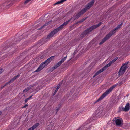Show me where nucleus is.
<instances>
[{"label":"nucleus","mask_w":130,"mask_h":130,"mask_svg":"<svg viewBox=\"0 0 130 130\" xmlns=\"http://www.w3.org/2000/svg\"><path fill=\"white\" fill-rule=\"evenodd\" d=\"M130 109V104L129 103H128L125 105L124 108V111H128Z\"/></svg>","instance_id":"obj_14"},{"label":"nucleus","mask_w":130,"mask_h":130,"mask_svg":"<svg viewBox=\"0 0 130 130\" xmlns=\"http://www.w3.org/2000/svg\"><path fill=\"white\" fill-rule=\"evenodd\" d=\"M30 89V88L29 87H27L23 91V92H26Z\"/></svg>","instance_id":"obj_22"},{"label":"nucleus","mask_w":130,"mask_h":130,"mask_svg":"<svg viewBox=\"0 0 130 130\" xmlns=\"http://www.w3.org/2000/svg\"><path fill=\"white\" fill-rule=\"evenodd\" d=\"M8 83H6V84H5V85H4L3 86V87H5V86H6V85H7V84Z\"/></svg>","instance_id":"obj_39"},{"label":"nucleus","mask_w":130,"mask_h":130,"mask_svg":"<svg viewBox=\"0 0 130 130\" xmlns=\"http://www.w3.org/2000/svg\"><path fill=\"white\" fill-rule=\"evenodd\" d=\"M114 123H115L116 125L118 126H122L123 124V120L121 118H115L113 120Z\"/></svg>","instance_id":"obj_8"},{"label":"nucleus","mask_w":130,"mask_h":130,"mask_svg":"<svg viewBox=\"0 0 130 130\" xmlns=\"http://www.w3.org/2000/svg\"><path fill=\"white\" fill-rule=\"evenodd\" d=\"M28 34L27 32L23 34L18 38H15V40L17 43L19 42L23 38H26L27 37Z\"/></svg>","instance_id":"obj_9"},{"label":"nucleus","mask_w":130,"mask_h":130,"mask_svg":"<svg viewBox=\"0 0 130 130\" xmlns=\"http://www.w3.org/2000/svg\"><path fill=\"white\" fill-rule=\"evenodd\" d=\"M39 125V123H37L33 125L31 127L29 128L27 130H34Z\"/></svg>","instance_id":"obj_15"},{"label":"nucleus","mask_w":130,"mask_h":130,"mask_svg":"<svg viewBox=\"0 0 130 130\" xmlns=\"http://www.w3.org/2000/svg\"><path fill=\"white\" fill-rule=\"evenodd\" d=\"M78 94V92H77V94Z\"/></svg>","instance_id":"obj_42"},{"label":"nucleus","mask_w":130,"mask_h":130,"mask_svg":"<svg viewBox=\"0 0 130 130\" xmlns=\"http://www.w3.org/2000/svg\"><path fill=\"white\" fill-rule=\"evenodd\" d=\"M28 106V105H27V104H25V105L23 107H22V108H26V107L27 106Z\"/></svg>","instance_id":"obj_33"},{"label":"nucleus","mask_w":130,"mask_h":130,"mask_svg":"<svg viewBox=\"0 0 130 130\" xmlns=\"http://www.w3.org/2000/svg\"><path fill=\"white\" fill-rule=\"evenodd\" d=\"M118 57H116L113 60L111 61L112 62V63H113L114 62L118 59Z\"/></svg>","instance_id":"obj_26"},{"label":"nucleus","mask_w":130,"mask_h":130,"mask_svg":"<svg viewBox=\"0 0 130 130\" xmlns=\"http://www.w3.org/2000/svg\"><path fill=\"white\" fill-rule=\"evenodd\" d=\"M60 86L61 84H58V85L57 86V88L53 93V95H54L57 92L58 90V89L60 88Z\"/></svg>","instance_id":"obj_17"},{"label":"nucleus","mask_w":130,"mask_h":130,"mask_svg":"<svg viewBox=\"0 0 130 130\" xmlns=\"http://www.w3.org/2000/svg\"><path fill=\"white\" fill-rule=\"evenodd\" d=\"M118 85V83L112 86V87H111V88L113 89H114V88L115 87H116L117 85Z\"/></svg>","instance_id":"obj_27"},{"label":"nucleus","mask_w":130,"mask_h":130,"mask_svg":"<svg viewBox=\"0 0 130 130\" xmlns=\"http://www.w3.org/2000/svg\"><path fill=\"white\" fill-rule=\"evenodd\" d=\"M126 81V79L125 78H123L122 80L118 83V85L119 86H121L122 84L124 83Z\"/></svg>","instance_id":"obj_18"},{"label":"nucleus","mask_w":130,"mask_h":130,"mask_svg":"<svg viewBox=\"0 0 130 130\" xmlns=\"http://www.w3.org/2000/svg\"><path fill=\"white\" fill-rule=\"evenodd\" d=\"M31 0H26L24 2V3L25 4H27Z\"/></svg>","instance_id":"obj_30"},{"label":"nucleus","mask_w":130,"mask_h":130,"mask_svg":"<svg viewBox=\"0 0 130 130\" xmlns=\"http://www.w3.org/2000/svg\"><path fill=\"white\" fill-rule=\"evenodd\" d=\"M35 84L31 85H30L28 87L30 88V89H31L32 87H33L35 86Z\"/></svg>","instance_id":"obj_29"},{"label":"nucleus","mask_w":130,"mask_h":130,"mask_svg":"<svg viewBox=\"0 0 130 130\" xmlns=\"http://www.w3.org/2000/svg\"><path fill=\"white\" fill-rule=\"evenodd\" d=\"M50 62V61L48 58L44 62H42L35 72H38L40 71L46 65H47Z\"/></svg>","instance_id":"obj_4"},{"label":"nucleus","mask_w":130,"mask_h":130,"mask_svg":"<svg viewBox=\"0 0 130 130\" xmlns=\"http://www.w3.org/2000/svg\"><path fill=\"white\" fill-rule=\"evenodd\" d=\"M62 3L61 2V1H58V2H57L56 3H54V5H57V4H61Z\"/></svg>","instance_id":"obj_24"},{"label":"nucleus","mask_w":130,"mask_h":130,"mask_svg":"<svg viewBox=\"0 0 130 130\" xmlns=\"http://www.w3.org/2000/svg\"><path fill=\"white\" fill-rule=\"evenodd\" d=\"M113 89L110 87L109 89L107 90L95 102V103L101 100L103 98L105 97L107 95L110 93Z\"/></svg>","instance_id":"obj_6"},{"label":"nucleus","mask_w":130,"mask_h":130,"mask_svg":"<svg viewBox=\"0 0 130 130\" xmlns=\"http://www.w3.org/2000/svg\"><path fill=\"white\" fill-rule=\"evenodd\" d=\"M51 21H50L49 22H48L47 23H45V24H44L43 25V26H42V27H41L39 29H42V28L47 25L49 24H50V22Z\"/></svg>","instance_id":"obj_21"},{"label":"nucleus","mask_w":130,"mask_h":130,"mask_svg":"<svg viewBox=\"0 0 130 130\" xmlns=\"http://www.w3.org/2000/svg\"><path fill=\"white\" fill-rule=\"evenodd\" d=\"M112 63H113L111 61H110L108 64L106 65L105 66L99 70L96 73L95 75L93 76V77H95L96 76L100 73L101 72L103 71L104 70H105L108 67L110 66Z\"/></svg>","instance_id":"obj_7"},{"label":"nucleus","mask_w":130,"mask_h":130,"mask_svg":"<svg viewBox=\"0 0 130 130\" xmlns=\"http://www.w3.org/2000/svg\"><path fill=\"white\" fill-rule=\"evenodd\" d=\"M94 2V0H92L90 3H88L84 8L75 16V19L78 18L81 15L83 14L87 10L89 9L93 6Z\"/></svg>","instance_id":"obj_2"},{"label":"nucleus","mask_w":130,"mask_h":130,"mask_svg":"<svg viewBox=\"0 0 130 130\" xmlns=\"http://www.w3.org/2000/svg\"><path fill=\"white\" fill-rule=\"evenodd\" d=\"M73 21V19L72 17L69 18L68 20L66 21L67 24L69 23H72Z\"/></svg>","instance_id":"obj_16"},{"label":"nucleus","mask_w":130,"mask_h":130,"mask_svg":"<svg viewBox=\"0 0 130 130\" xmlns=\"http://www.w3.org/2000/svg\"><path fill=\"white\" fill-rule=\"evenodd\" d=\"M119 110L120 111H124V108L122 107H119Z\"/></svg>","instance_id":"obj_28"},{"label":"nucleus","mask_w":130,"mask_h":130,"mask_svg":"<svg viewBox=\"0 0 130 130\" xmlns=\"http://www.w3.org/2000/svg\"><path fill=\"white\" fill-rule=\"evenodd\" d=\"M118 57H116L113 60L111 61L112 62V63H113L114 62L118 59Z\"/></svg>","instance_id":"obj_25"},{"label":"nucleus","mask_w":130,"mask_h":130,"mask_svg":"<svg viewBox=\"0 0 130 130\" xmlns=\"http://www.w3.org/2000/svg\"><path fill=\"white\" fill-rule=\"evenodd\" d=\"M67 25V23L65 22L58 27L53 30L47 35L46 38L43 39L42 42L43 43L46 42L53 37L55 34L61 30Z\"/></svg>","instance_id":"obj_1"},{"label":"nucleus","mask_w":130,"mask_h":130,"mask_svg":"<svg viewBox=\"0 0 130 130\" xmlns=\"http://www.w3.org/2000/svg\"><path fill=\"white\" fill-rule=\"evenodd\" d=\"M3 70L2 69H0V74L2 73L3 71Z\"/></svg>","instance_id":"obj_34"},{"label":"nucleus","mask_w":130,"mask_h":130,"mask_svg":"<svg viewBox=\"0 0 130 130\" xmlns=\"http://www.w3.org/2000/svg\"><path fill=\"white\" fill-rule=\"evenodd\" d=\"M128 63L129 62H127L122 65L118 72L119 75H121L124 73L126 69L128 67L127 65L128 64Z\"/></svg>","instance_id":"obj_5"},{"label":"nucleus","mask_w":130,"mask_h":130,"mask_svg":"<svg viewBox=\"0 0 130 130\" xmlns=\"http://www.w3.org/2000/svg\"><path fill=\"white\" fill-rule=\"evenodd\" d=\"M37 88H39V89H40V87L39 86H38L37 87Z\"/></svg>","instance_id":"obj_40"},{"label":"nucleus","mask_w":130,"mask_h":130,"mask_svg":"<svg viewBox=\"0 0 130 130\" xmlns=\"http://www.w3.org/2000/svg\"><path fill=\"white\" fill-rule=\"evenodd\" d=\"M20 75L18 74L17 75L15 76H14L11 79V80L9 82H10L11 81H14L15 79H17V78L19 77Z\"/></svg>","instance_id":"obj_20"},{"label":"nucleus","mask_w":130,"mask_h":130,"mask_svg":"<svg viewBox=\"0 0 130 130\" xmlns=\"http://www.w3.org/2000/svg\"><path fill=\"white\" fill-rule=\"evenodd\" d=\"M67 58V56L64 57L63 58H62L60 61L57 63L52 68V69L53 70H54L56 69L57 67L60 66L61 64L64 62L65 60Z\"/></svg>","instance_id":"obj_11"},{"label":"nucleus","mask_w":130,"mask_h":130,"mask_svg":"<svg viewBox=\"0 0 130 130\" xmlns=\"http://www.w3.org/2000/svg\"><path fill=\"white\" fill-rule=\"evenodd\" d=\"M2 112L1 111H0V115L2 114Z\"/></svg>","instance_id":"obj_41"},{"label":"nucleus","mask_w":130,"mask_h":130,"mask_svg":"<svg viewBox=\"0 0 130 130\" xmlns=\"http://www.w3.org/2000/svg\"><path fill=\"white\" fill-rule=\"evenodd\" d=\"M10 47V45H8V46H6L5 48H4V49H3V50H5L7 48H8V47Z\"/></svg>","instance_id":"obj_32"},{"label":"nucleus","mask_w":130,"mask_h":130,"mask_svg":"<svg viewBox=\"0 0 130 130\" xmlns=\"http://www.w3.org/2000/svg\"><path fill=\"white\" fill-rule=\"evenodd\" d=\"M112 35L109 32L102 39L101 41L99 43V44L101 45L103 44L105 41L109 39Z\"/></svg>","instance_id":"obj_12"},{"label":"nucleus","mask_w":130,"mask_h":130,"mask_svg":"<svg viewBox=\"0 0 130 130\" xmlns=\"http://www.w3.org/2000/svg\"><path fill=\"white\" fill-rule=\"evenodd\" d=\"M85 20V19H82V20L79 21L78 23H80V22H82L83 21H84Z\"/></svg>","instance_id":"obj_36"},{"label":"nucleus","mask_w":130,"mask_h":130,"mask_svg":"<svg viewBox=\"0 0 130 130\" xmlns=\"http://www.w3.org/2000/svg\"><path fill=\"white\" fill-rule=\"evenodd\" d=\"M33 96V95H32L30 96L29 97V98H27V99L28 100H29Z\"/></svg>","instance_id":"obj_35"},{"label":"nucleus","mask_w":130,"mask_h":130,"mask_svg":"<svg viewBox=\"0 0 130 130\" xmlns=\"http://www.w3.org/2000/svg\"><path fill=\"white\" fill-rule=\"evenodd\" d=\"M60 107H59L57 108V109L56 110L57 111L56 112V114L57 113V112L60 110Z\"/></svg>","instance_id":"obj_31"},{"label":"nucleus","mask_w":130,"mask_h":130,"mask_svg":"<svg viewBox=\"0 0 130 130\" xmlns=\"http://www.w3.org/2000/svg\"><path fill=\"white\" fill-rule=\"evenodd\" d=\"M123 23H122L118 25L116 28H115L113 30L111 31L110 32L111 34L112 35L116 33V30H117L118 29H120L121 28V27H122V25H123Z\"/></svg>","instance_id":"obj_13"},{"label":"nucleus","mask_w":130,"mask_h":130,"mask_svg":"<svg viewBox=\"0 0 130 130\" xmlns=\"http://www.w3.org/2000/svg\"><path fill=\"white\" fill-rule=\"evenodd\" d=\"M55 57V56H52L51 57H50L48 59L51 62L52 60H53L54 59V58Z\"/></svg>","instance_id":"obj_23"},{"label":"nucleus","mask_w":130,"mask_h":130,"mask_svg":"<svg viewBox=\"0 0 130 130\" xmlns=\"http://www.w3.org/2000/svg\"><path fill=\"white\" fill-rule=\"evenodd\" d=\"M67 0H61V3H62L63 2H65V1H66Z\"/></svg>","instance_id":"obj_37"},{"label":"nucleus","mask_w":130,"mask_h":130,"mask_svg":"<svg viewBox=\"0 0 130 130\" xmlns=\"http://www.w3.org/2000/svg\"><path fill=\"white\" fill-rule=\"evenodd\" d=\"M102 24L101 22L99 24L94 25L92 26L88 29L85 30L82 34V36L84 37L88 33L90 32L93 29L96 28L100 26Z\"/></svg>","instance_id":"obj_3"},{"label":"nucleus","mask_w":130,"mask_h":130,"mask_svg":"<svg viewBox=\"0 0 130 130\" xmlns=\"http://www.w3.org/2000/svg\"><path fill=\"white\" fill-rule=\"evenodd\" d=\"M84 110V109L82 108V109H78L77 111V115L79 114L80 113L82 112Z\"/></svg>","instance_id":"obj_19"},{"label":"nucleus","mask_w":130,"mask_h":130,"mask_svg":"<svg viewBox=\"0 0 130 130\" xmlns=\"http://www.w3.org/2000/svg\"><path fill=\"white\" fill-rule=\"evenodd\" d=\"M28 100L26 98L25 100V103H26L28 101Z\"/></svg>","instance_id":"obj_38"},{"label":"nucleus","mask_w":130,"mask_h":130,"mask_svg":"<svg viewBox=\"0 0 130 130\" xmlns=\"http://www.w3.org/2000/svg\"><path fill=\"white\" fill-rule=\"evenodd\" d=\"M12 0H7L5 2L1 5V7H10L12 5Z\"/></svg>","instance_id":"obj_10"}]
</instances>
